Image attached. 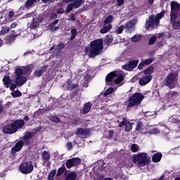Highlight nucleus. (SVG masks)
<instances>
[{"label":"nucleus","instance_id":"5fc2aeb1","mask_svg":"<svg viewBox=\"0 0 180 180\" xmlns=\"http://www.w3.org/2000/svg\"><path fill=\"white\" fill-rule=\"evenodd\" d=\"M127 119H126V117L122 119V122H120L118 124L119 127H123V126L126 125V123H127Z\"/></svg>","mask_w":180,"mask_h":180},{"label":"nucleus","instance_id":"a211bd4d","mask_svg":"<svg viewBox=\"0 0 180 180\" xmlns=\"http://www.w3.org/2000/svg\"><path fill=\"white\" fill-rule=\"evenodd\" d=\"M176 18H178V15H175L174 19L172 20V17L170 16V23H171V25H172V27H173V29H174V30H179L180 20H179V22L175 21Z\"/></svg>","mask_w":180,"mask_h":180},{"label":"nucleus","instance_id":"aec40b11","mask_svg":"<svg viewBox=\"0 0 180 180\" xmlns=\"http://www.w3.org/2000/svg\"><path fill=\"white\" fill-rule=\"evenodd\" d=\"M42 20L39 19V18H33L32 19V22L30 24L29 27L30 29L34 30L39 26V23H41Z\"/></svg>","mask_w":180,"mask_h":180},{"label":"nucleus","instance_id":"9d476101","mask_svg":"<svg viewBox=\"0 0 180 180\" xmlns=\"http://www.w3.org/2000/svg\"><path fill=\"white\" fill-rule=\"evenodd\" d=\"M180 8V4H178L176 1H172L171 2V12L170 16L172 17V20L175 19V16H178V9Z\"/></svg>","mask_w":180,"mask_h":180},{"label":"nucleus","instance_id":"338daca9","mask_svg":"<svg viewBox=\"0 0 180 180\" xmlns=\"http://www.w3.org/2000/svg\"><path fill=\"white\" fill-rule=\"evenodd\" d=\"M144 65H146L144 62L143 61L141 62L138 65L139 70H143V68H144Z\"/></svg>","mask_w":180,"mask_h":180},{"label":"nucleus","instance_id":"603ef678","mask_svg":"<svg viewBox=\"0 0 180 180\" xmlns=\"http://www.w3.org/2000/svg\"><path fill=\"white\" fill-rule=\"evenodd\" d=\"M155 41H157V37L153 36L149 39L148 44L150 46H151V45L154 44L155 43Z\"/></svg>","mask_w":180,"mask_h":180},{"label":"nucleus","instance_id":"c03bdc74","mask_svg":"<svg viewBox=\"0 0 180 180\" xmlns=\"http://www.w3.org/2000/svg\"><path fill=\"white\" fill-rule=\"evenodd\" d=\"M108 133L107 139H108V140H112V139H113V136L115 135V130L110 129L108 130Z\"/></svg>","mask_w":180,"mask_h":180},{"label":"nucleus","instance_id":"ea45409f","mask_svg":"<svg viewBox=\"0 0 180 180\" xmlns=\"http://www.w3.org/2000/svg\"><path fill=\"white\" fill-rule=\"evenodd\" d=\"M134 21L133 20H130L129 22H127L125 24L126 29H132L133 26H134Z\"/></svg>","mask_w":180,"mask_h":180},{"label":"nucleus","instance_id":"1a4fd4ad","mask_svg":"<svg viewBox=\"0 0 180 180\" xmlns=\"http://www.w3.org/2000/svg\"><path fill=\"white\" fill-rule=\"evenodd\" d=\"M82 162V160L79 158H72V159H68L65 162V166L68 169H71L72 167H78L79 164Z\"/></svg>","mask_w":180,"mask_h":180},{"label":"nucleus","instance_id":"9b49d317","mask_svg":"<svg viewBox=\"0 0 180 180\" xmlns=\"http://www.w3.org/2000/svg\"><path fill=\"white\" fill-rule=\"evenodd\" d=\"M137 65H139V60H134L122 65V68L126 71H133V70H134Z\"/></svg>","mask_w":180,"mask_h":180},{"label":"nucleus","instance_id":"39448f33","mask_svg":"<svg viewBox=\"0 0 180 180\" xmlns=\"http://www.w3.org/2000/svg\"><path fill=\"white\" fill-rule=\"evenodd\" d=\"M144 99V95L141 93H135L128 99V103L127 104V108H134V106H139L143 102Z\"/></svg>","mask_w":180,"mask_h":180},{"label":"nucleus","instance_id":"f3484780","mask_svg":"<svg viewBox=\"0 0 180 180\" xmlns=\"http://www.w3.org/2000/svg\"><path fill=\"white\" fill-rule=\"evenodd\" d=\"M78 174L76 172H70V173L65 174V180H77Z\"/></svg>","mask_w":180,"mask_h":180},{"label":"nucleus","instance_id":"2f4dec72","mask_svg":"<svg viewBox=\"0 0 180 180\" xmlns=\"http://www.w3.org/2000/svg\"><path fill=\"white\" fill-rule=\"evenodd\" d=\"M35 2H37V0H27L25 4V6L27 8H32L34 5Z\"/></svg>","mask_w":180,"mask_h":180},{"label":"nucleus","instance_id":"7c9ffc66","mask_svg":"<svg viewBox=\"0 0 180 180\" xmlns=\"http://www.w3.org/2000/svg\"><path fill=\"white\" fill-rule=\"evenodd\" d=\"M1 29L2 30L0 31V36L7 34V33H9V30H11V27L6 26H2Z\"/></svg>","mask_w":180,"mask_h":180},{"label":"nucleus","instance_id":"58836bf2","mask_svg":"<svg viewBox=\"0 0 180 180\" xmlns=\"http://www.w3.org/2000/svg\"><path fill=\"white\" fill-rule=\"evenodd\" d=\"M113 22V15H110L107 16L104 20L105 25H108V23H112Z\"/></svg>","mask_w":180,"mask_h":180},{"label":"nucleus","instance_id":"20e7f679","mask_svg":"<svg viewBox=\"0 0 180 180\" xmlns=\"http://www.w3.org/2000/svg\"><path fill=\"white\" fill-rule=\"evenodd\" d=\"M134 164H137L139 167H146L151 162V159L147 157V153H141L137 155H134L132 158Z\"/></svg>","mask_w":180,"mask_h":180},{"label":"nucleus","instance_id":"c85d7f7f","mask_svg":"<svg viewBox=\"0 0 180 180\" xmlns=\"http://www.w3.org/2000/svg\"><path fill=\"white\" fill-rule=\"evenodd\" d=\"M67 171V168L65 167V165H63L60 168L58 169V172L56 174V176H61L64 172Z\"/></svg>","mask_w":180,"mask_h":180},{"label":"nucleus","instance_id":"4468645a","mask_svg":"<svg viewBox=\"0 0 180 180\" xmlns=\"http://www.w3.org/2000/svg\"><path fill=\"white\" fill-rule=\"evenodd\" d=\"M153 76L150 75H145L139 79V84L141 86H144V85H147L150 81H151Z\"/></svg>","mask_w":180,"mask_h":180},{"label":"nucleus","instance_id":"864d4df0","mask_svg":"<svg viewBox=\"0 0 180 180\" xmlns=\"http://www.w3.org/2000/svg\"><path fill=\"white\" fill-rule=\"evenodd\" d=\"M127 119H126V117L122 119V122H120L118 124L119 127H123V126L126 125V123H127Z\"/></svg>","mask_w":180,"mask_h":180},{"label":"nucleus","instance_id":"ddd939ff","mask_svg":"<svg viewBox=\"0 0 180 180\" xmlns=\"http://www.w3.org/2000/svg\"><path fill=\"white\" fill-rule=\"evenodd\" d=\"M65 85H66V91H72L73 89H77V88H78V86H79V84L78 83H75V84H72V82L71 81V79H68L65 82Z\"/></svg>","mask_w":180,"mask_h":180},{"label":"nucleus","instance_id":"6ab92c4d","mask_svg":"<svg viewBox=\"0 0 180 180\" xmlns=\"http://www.w3.org/2000/svg\"><path fill=\"white\" fill-rule=\"evenodd\" d=\"M58 22H60V20H55L49 24V29L51 32H57V30L60 29V26L56 27V25H58Z\"/></svg>","mask_w":180,"mask_h":180},{"label":"nucleus","instance_id":"774afa93","mask_svg":"<svg viewBox=\"0 0 180 180\" xmlns=\"http://www.w3.org/2000/svg\"><path fill=\"white\" fill-rule=\"evenodd\" d=\"M89 79H91V75H86L84 76V81L86 82H88V81H89Z\"/></svg>","mask_w":180,"mask_h":180},{"label":"nucleus","instance_id":"5701e85b","mask_svg":"<svg viewBox=\"0 0 180 180\" xmlns=\"http://www.w3.org/2000/svg\"><path fill=\"white\" fill-rule=\"evenodd\" d=\"M33 137V132H26L22 137V140L25 144H29V140Z\"/></svg>","mask_w":180,"mask_h":180},{"label":"nucleus","instance_id":"a18cd8bd","mask_svg":"<svg viewBox=\"0 0 180 180\" xmlns=\"http://www.w3.org/2000/svg\"><path fill=\"white\" fill-rule=\"evenodd\" d=\"M15 72L16 77H22V75H23V70H22L20 68L15 69Z\"/></svg>","mask_w":180,"mask_h":180},{"label":"nucleus","instance_id":"680f3d73","mask_svg":"<svg viewBox=\"0 0 180 180\" xmlns=\"http://www.w3.org/2000/svg\"><path fill=\"white\" fill-rule=\"evenodd\" d=\"M137 81H139V75H135L131 79V82H132V84L137 82Z\"/></svg>","mask_w":180,"mask_h":180},{"label":"nucleus","instance_id":"a878e982","mask_svg":"<svg viewBox=\"0 0 180 180\" xmlns=\"http://www.w3.org/2000/svg\"><path fill=\"white\" fill-rule=\"evenodd\" d=\"M85 2V0H75L73 1L72 5L74 6V9H78V8H80L82 6V4Z\"/></svg>","mask_w":180,"mask_h":180},{"label":"nucleus","instance_id":"f8f14e48","mask_svg":"<svg viewBox=\"0 0 180 180\" xmlns=\"http://www.w3.org/2000/svg\"><path fill=\"white\" fill-rule=\"evenodd\" d=\"M25 145V142L23 141H19L15 143V145L11 148V155H15L17 153H19L22 148H23V146Z\"/></svg>","mask_w":180,"mask_h":180},{"label":"nucleus","instance_id":"473e14b6","mask_svg":"<svg viewBox=\"0 0 180 180\" xmlns=\"http://www.w3.org/2000/svg\"><path fill=\"white\" fill-rule=\"evenodd\" d=\"M70 40H75V39L77 37V28H72L70 30Z\"/></svg>","mask_w":180,"mask_h":180},{"label":"nucleus","instance_id":"c756f323","mask_svg":"<svg viewBox=\"0 0 180 180\" xmlns=\"http://www.w3.org/2000/svg\"><path fill=\"white\" fill-rule=\"evenodd\" d=\"M110 29H112V25L108 24L107 26H105L100 30V33H101V34H105V33H108Z\"/></svg>","mask_w":180,"mask_h":180},{"label":"nucleus","instance_id":"e433bc0d","mask_svg":"<svg viewBox=\"0 0 180 180\" xmlns=\"http://www.w3.org/2000/svg\"><path fill=\"white\" fill-rule=\"evenodd\" d=\"M144 127V124L141 122H138L136 124L135 131H141Z\"/></svg>","mask_w":180,"mask_h":180},{"label":"nucleus","instance_id":"72a5a7b5","mask_svg":"<svg viewBox=\"0 0 180 180\" xmlns=\"http://www.w3.org/2000/svg\"><path fill=\"white\" fill-rule=\"evenodd\" d=\"M113 41V37L112 35H107L106 39L104 40V44L105 46H109Z\"/></svg>","mask_w":180,"mask_h":180},{"label":"nucleus","instance_id":"6e6d98bb","mask_svg":"<svg viewBox=\"0 0 180 180\" xmlns=\"http://www.w3.org/2000/svg\"><path fill=\"white\" fill-rule=\"evenodd\" d=\"M155 59L153 60L151 58H148V59L143 60V63L145 64V65H150V64H151L153 63V61H155Z\"/></svg>","mask_w":180,"mask_h":180},{"label":"nucleus","instance_id":"6e6552de","mask_svg":"<svg viewBox=\"0 0 180 180\" xmlns=\"http://www.w3.org/2000/svg\"><path fill=\"white\" fill-rule=\"evenodd\" d=\"M176 79H178V72H170L165 79V85L166 86H172Z\"/></svg>","mask_w":180,"mask_h":180},{"label":"nucleus","instance_id":"f257e3e1","mask_svg":"<svg viewBox=\"0 0 180 180\" xmlns=\"http://www.w3.org/2000/svg\"><path fill=\"white\" fill-rule=\"evenodd\" d=\"M25 124H26L25 120H15L13 122L6 124L3 127V131L6 134H15L16 131L25 127Z\"/></svg>","mask_w":180,"mask_h":180},{"label":"nucleus","instance_id":"49530a36","mask_svg":"<svg viewBox=\"0 0 180 180\" xmlns=\"http://www.w3.org/2000/svg\"><path fill=\"white\" fill-rule=\"evenodd\" d=\"M132 41H134V43H139V41H140L141 40V35H134L132 38H131Z\"/></svg>","mask_w":180,"mask_h":180},{"label":"nucleus","instance_id":"09e8293b","mask_svg":"<svg viewBox=\"0 0 180 180\" xmlns=\"http://www.w3.org/2000/svg\"><path fill=\"white\" fill-rule=\"evenodd\" d=\"M72 9H74V6H73L72 3H70L66 7L65 13H70V12H71V11H72Z\"/></svg>","mask_w":180,"mask_h":180},{"label":"nucleus","instance_id":"79ce46f5","mask_svg":"<svg viewBox=\"0 0 180 180\" xmlns=\"http://www.w3.org/2000/svg\"><path fill=\"white\" fill-rule=\"evenodd\" d=\"M13 98H20L22 96V92L20 91L16 90L14 92L11 93Z\"/></svg>","mask_w":180,"mask_h":180},{"label":"nucleus","instance_id":"c9c22d12","mask_svg":"<svg viewBox=\"0 0 180 180\" xmlns=\"http://www.w3.org/2000/svg\"><path fill=\"white\" fill-rule=\"evenodd\" d=\"M48 119L53 122V123H60V117H57V115H50L48 117Z\"/></svg>","mask_w":180,"mask_h":180},{"label":"nucleus","instance_id":"0e129e2a","mask_svg":"<svg viewBox=\"0 0 180 180\" xmlns=\"http://www.w3.org/2000/svg\"><path fill=\"white\" fill-rule=\"evenodd\" d=\"M66 147H67L68 150H72V143L68 142L66 143Z\"/></svg>","mask_w":180,"mask_h":180},{"label":"nucleus","instance_id":"f704fd0d","mask_svg":"<svg viewBox=\"0 0 180 180\" xmlns=\"http://www.w3.org/2000/svg\"><path fill=\"white\" fill-rule=\"evenodd\" d=\"M124 130L125 131H131V129H133V124H131V122H130V121H127L124 125Z\"/></svg>","mask_w":180,"mask_h":180},{"label":"nucleus","instance_id":"423d86ee","mask_svg":"<svg viewBox=\"0 0 180 180\" xmlns=\"http://www.w3.org/2000/svg\"><path fill=\"white\" fill-rule=\"evenodd\" d=\"M124 79V77H123V75L115 72L109 73L105 77V81L107 82H112L113 81L115 84H120V82H123Z\"/></svg>","mask_w":180,"mask_h":180},{"label":"nucleus","instance_id":"a19ab883","mask_svg":"<svg viewBox=\"0 0 180 180\" xmlns=\"http://www.w3.org/2000/svg\"><path fill=\"white\" fill-rule=\"evenodd\" d=\"M56 174H57V169H52L49 175H48V178H49L50 179H54V176H56Z\"/></svg>","mask_w":180,"mask_h":180},{"label":"nucleus","instance_id":"e2e57ef3","mask_svg":"<svg viewBox=\"0 0 180 180\" xmlns=\"http://www.w3.org/2000/svg\"><path fill=\"white\" fill-rule=\"evenodd\" d=\"M78 95V91H74L72 93L70 94V98L71 99H74V98H75V96H77Z\"/></svg>","mask_w":180,"mask_h":180},{"label":"nucleus","instance_id":"dca6fc26","mask_svg":"<svg viewBox=\"0 0 180 180\" xmlns=\"http://www.w3.org/2000/svg\"><path fill=\"white\" fill-rule=\"evenodd\" d=\"M15 81L16 85H18V86H22V85L26 84V81H27V79L26 78V77L16 76Z\"/></svg>","mask_w":180,"mask_h":180},{"label":"nucleus","instance_id":"4c0bfd02","mask_svg":"<svg viewBox=\"0 0 180 180\" xmlns=\"http://www.w3.org/2000/svg\"><path fill=\"white\" fill-rule=\"evenodd\" d=\"M153 72H154V67L153 66H149L148 68L143 70V74L145 75H150V74H153Z\"/></svg>","mask_w":180,"mask_h":180},{"label":"nucleus","instance_id":"4d7b16f0","mask_svg":"<svg viewBox=\"0 0 180 180\" xmlns=\"http://www.w3.org/2000/svg\"><path fill=\"white\" fill-rule=\"evenodd\" d=\"M72 123L74 126H78L79 124H81V120L79 118L77 120L75 119L72 122Z\"/></svg>","mask_w":180,"mask_h":180},{"label":"nucleus","instance_id":"393cba45","mask_svg":"<svg viewBox=\"0 0 180 180\" xmlns=\"http://www.w3.org/2000/svg\"><path fill=\"white\" fill-rule=\"evenodd\" d=\"M50 158H51V156L50 155V153L47 152V150H44L41 153V159L44 161V162H47V161H50Z\"/></svg>","mask_w":180,"mask_h":180},{"label":"nucleus","instance_id":"f03ea898","mask_svg":"<svg viewBox=\"0 0 180 180\" xmlns=\"http://www.w3.org/2000/svg\"><path fill=\"white\" fill-rule=\"evenodd\" d=\"M102 51H103V39H98L91 41L90 52L89 53L91 58H94L96 57V56H99Z\"/></svg>","mask_w":180,"mask_h":180},{"label":"nucleus","instance_id":"2eb2a0df","mask_svg":"<svg viewBox=\"0 0 180 180\" xmlns=\"http://www.w3.org/2000/svg\"><path fill=\"white\" fill-rule=\"evenodd\" d=\"M89 133H91V129L89 128H77V131H75V134L77 136H88Z\"/></svg>","mask_w":180,"mask_h":180},{"label":"nucleus","instance_id":"0eeeda50","mask_svg":"<svg viewBox=\"0 0 180 180\" xmlns=\"http://www.w3.org/2000/svg\"><path fill=\"white\" fill-rule=\"evenodd\" d=\"M33 163L32 162H23L20 165V171L21 174L27 175L32 174L34 169Z\"/></svg>","mask_w":180,"mask_h":180},{"label":"nucleus","instance_id":"7ed1b4c3","mask_svg":"<svg viewBox=\"0 0 180 180\" xmlns=\"http://www.w3.org/2000/svg\"><path fill=\"white\" fill-rule=\"evenodd\" d=\"M165 15V11H162L160 13L155 15H151L148 17V19L146 20L145 27L146 29H157L160 26V19H162Z\"/></svg>","mask_w":180,"mask_h":180},{"label":"nucleus","instance_id":"de8ad7c7","mask_svg":"<svg viewBox=\"0 0 180 180\" xmlns=\"http://www.w3.org/2000/svg\"><path fill=\"white\" fill-rule=\"evenodd\" d=\"M124 29V25H122L117 28V30H115V33H117V34H122V33H123Z\"/></svg>","mask_w":180,"mask_h":180},{"label":"nucleus","instance_id":"bf43d9fd","mask_svg":"<svg viewBox=\"0 0 180 180\" xmlns=\"http://www.w3.org/2000/svg\"><path fill=\"white\" fill-rule=\"evenodd\" d=\"M64 47H65V45L63 43H60L58 45V51H61Z\"/></svg>","mask_w":180,"mask_h":180},{"label":"nucleus","instance_id":"37998d69","mask_svg":"<svg viewBox=\"0 0 180 180\" xmlns=\"http://www.w3.org/2000/svg\"><path fill=\"white\" fill-rule=\"evenodd\" d=\"M139 145L136 144V143H133L131 146V151L132 153H137V151H139Z\"/></svg>","mask_w":180,"mask_h":180},{"label":"nucleus","instance_id":"69168bd1","mask_svg":"<svg viewBox=\"0 0 180 180\" xmlns=\"http://www.w3.org/2000/svg\"><path fill=\"white\" fill-rule=\"evenodd\" d=\"M58 15H57V13H52L51 15V17H50V18H51V20H55V19L56 18H58Z\"/></svg>","mask_w":180,"mask_h":180},{"label":"nucleus","instance_id":"412c9836","mask_svg":"<svg viewBox=\"0 0 180 180\" xmlns=\"http://www.w3.org/2000/svg\"><path fill=\"white\" fill-rule=\"evenodd\" d=\"M91 109H92V103L91 102L86 103L83 106L82 113L86 115L87 113H89Z\"/></svg>","mask_w":180,"mask_h":180},{"label":"nucleus","instance_id":"cd10ccee","mask_svg":"<svg viewBox=\"0 0 180 180\" xmlns=\"http://www.w3.org/2000/svg\"><path fill=\"white\" fill-rule=\"evenodd\" d=\"M19 36V34L16 33V31L11 30L9 37L8 38V41H15L16 37Z\"/></svg>","mask_w":180,"mask_h":180},{"label":"nucleus","instance_id":"052dcab7","mask_svg":"<svg viewBox=\"0 0 180 180\" xmlns=\"http://www.w3.org/2000/svg\"><path fill=\"white\" fill-rule=\"evenodd\" d=\"M17 86H18V84H16V83L13 84L11 82V84H10L9 88H10L11 91H15V89H16Z\"/></svg>","mask_w":180,"mask_h":180},{"label":"nucleus","instance_id":"b1692460","mask_svg":"<svg viewBox=\"0 0 180 180\" xmlns=\"http://www.w3.org/2000/svg\"><path fill=\"white\" fill-rule=\"evenodd\" d=\"M162 158V154L161 153H156L152 158L153 162H160Z\"/></svg>","mask_w":180,"mask_h":180},{"label":"nucleus","instance_id":"8fccbe9b","mask_svg":"<svg viewBox=\"0 0 180 180\" xmlns=\"http://www.w3.org/2000/svg\"><path fill=\"white\" fill-rule=\"evenodd\" d=\"M115 91V89L113 87L108 88L104 93V96H108V95H110L112 92Z\"/></svg>","mask_w":180,"mask_h":180},{"label":"nucleus","instance_id":"4be33fe9","mask_svg":"<svg viewBox=\"0 0 180 180\" xmlns=\"http://www.w3.org/2000/svg\"><path fill=\"white\" fill-rule=\"evenodd\" d=\"M3 83L6 88H9V86H11V84H12V79H11L9 75L4 76L3 78Z\"/></svg>","mask_w":180,"mask_h":180},{"label":"nucleus","instance_id":"13d9d810","mask_svg":"<svg viewBox=\"0 0 180 180\" xmlns=\"http://www.w3.org/2000/svg\"><path fill=\"white\" fill-rule=\"evenodd\" d=\"M64 12L65 11H64L63 7H60L56 10V13H58V15H63V13H64Z\"/></svg>","mask_w":180,"mask_h":180},{"label":"nucleus","instance_id":"bb28decb","mask_svg":"<svg viewBox=\"0 0 180 180\" xmlns=\"http://www.w3.org/2000/svg\"><path fill=\"white\" fill-rule=\"evenodd\" d=\"M47 70V68L46 66H43L41 70H35L34 72V75L37 77H40L41 75H43V74H44V72H46Z\"/></svg>","mask_w":180,"mask_h":180},{"label":"nucleus","instance_id":"3c124183","mask_svg":"<svg viewBox=\"0 0 180 180\" xmlns=\"http://www.w3.org/2000/svg\"><path fill=\"white\" fill-rule=\"evenodd\" d=\"M22 72L25 75H26L27 74H29V72H32V68H30V66L25 67L23 69Z\"/></svg>","mask_w":180,"mask_h":180}]
</instances>
